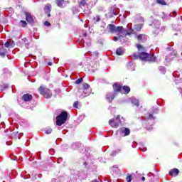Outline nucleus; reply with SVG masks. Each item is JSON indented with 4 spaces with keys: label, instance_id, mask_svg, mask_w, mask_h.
Listing matches in <instances>:
<instances>
[{
    "label": "nucleus",
    "instance_id": "ea45409f",
    "mask_svg": "<svg viewBox=\"0 0 182 182\" xmlns=\"http://www.w3.org/2000/svg\"><path fill=\"white\" fill-rule=\"evenodd\" d=\"M120 38H122V36H119L118 38L116 37V36H114V42H117V41H119V39H120Z\"/></svg>",
    "mask_w": 182,
    "mask_h": 182
},
{
    "label": "nucleus",
    "instance_id": "bb28decb",
    "mask_svg": "<svg viewBox=\"0 0 182 182\" xmlns=\"http://www.w3.org/2000/svg\"><path fill=\"white\" fill-rule=\"evenodd\" d=\"M83 94H84V97H86L87 96H89V95H90V92L87 91V89H84Z\"/></svg>",
    "mask_w": 182,
    "mask_h": 182
},
{
    "label": "nucleus",
    "instance_id": "dca6fc26",
    "mask_svg": "<svg viewBox=\"0 0 182 182\" xmlns=\"http://www.w3.org/2000/svg\"><path fill=\"white\" fill-rule=\"evenodd\" d=\"M107 29H109V32H112L113 33L116 31V26L113 24H109L107 26Z\"/></svg>",
    "mask_w": 182,
    "mask_h": 182
},
{
    "label": "nucleus",
    "instance_id": "cd10ccee",
    "mask_svg": "<svg viewBox=\"0 0 182 182\" xmlns=\"http://www.w3.org/2000/svg\"><path fill=\"white\" fill-rule=\"evenodd\" d=\"M20 25H21V26H22L23 28H25L26 26V25H28V23H26V21H23V20H21V21H20Z\"/></svg>",
    "mask_w": 182,
    "mask_h": 182
},
{
    "label": "nucleus",
    "instance_id": "4c0bfd02",
    "mask_svg": "<svg viewBox=\"0 0 182 182\" xmlns=\"http://www.w3.org/2000/svg\"><path fill=\"white\" fill-rule=\"evenodd\" d=\"M77 105H79V102L76 101V102L73 104V107H75V109H77Z\"/></svg>",
    "mask_w": 182,
    "mask_h": 182
},
{
    "label": "nucleus",
    "instance_id": "09e8293b",
    "mask_svg": "<svg viewBox=\"0 0 182 182\" xmlns=\"http://www.w3.org/2000/svg\"><path fill=\"white\" fill-rule=\"evenodd\" d=\"M141 180H142V181H144L146 180V178H145L144 176H143V177L141 178Z\"/></svg>",
    "mask_w": 182,
    "mask_h": 182
},
{
    "label": "nucleus",
    "instance_id": "20e7f679",
    "mask_svg": "<svg viewBox=\"0 0 182 182\" xmlns=\"http://www.w3.org/2000/svg\"><path fill=\"white\" fill-rule=\"evenodd\" d=\"M119 134L122 137H126V136H129V134H130V129L126 127H122L119 129Z\"/></svg>",
    "mask_w": 182,
    "mask_h": 182
},
{
    "label": "nucleus",
    "instance_id": "f3484780",
    "mask_svg": "<svg viewBox=\"0 0 182 182\" xmlns=\"http://www.w3.org/2000/svg\"><path fill=\"white\" fill-rule=\"evenodd\" d=\"M123 90H124V93H125V95H127L128 93L130 92V87L124 85V86L122 87L121 92H123Z\"/></svg>",
    "mask_w": 182,
    "mask_h": 182
},
{
    "label": "nucleus",
    "instance_id": "b1692460",
    "mask_svg": "<svg viewBox=\"0 0 182 182\" xmlns=\"http://www.w3.org/2000/svg\"><path fill=\"white\" fill-rule=\"evenodd\" d=\"M100 16H96L95 17H93L92 21L94 23H96V22H100Z\"/></svg>",
    "mask_w": 182,
    "mask_h": 182
},
{
    "label": "nucleus",
    "instance_id": "1a4fd4ad",
    "mask_svg": "<svg viewBox=\"0 0 182 182\" xmlns=\"http://www.w3.org/2000/svg\"><path fill=\"white\" fill-rule=\"evenodd\" d=\"M137 40L139 42H146V41H147V36L144 34H139L137 36Z\"/></svg>",
    "mask_w": 182,
    "mask_h": 182
},
{
    "label": "nucleus",
    "instance_id": "49530a36",
    "mask_svg": "<svg viewBox=\"0 0 182 182\" xmlns=\"http://www.w3.org/2000/svg\"><path fill=\"white\" fill-rule=\"evenodd\" d=\"M48 66H52V62H48Z\"/></svg>",
    "mask_w": 182,
    "mask_h": 182
},
{
    "label": "nucleus",
    "instance_id": "6ab92c4d",
    "mask_svg": "<svg viewBox=\"0 0 182 182\" xmlns=\"http://www.w3.org/2000/svg\"><path fill=\"white\" fill-rule=\"evenodd\" d=\"M63 4H65V0H56V5L59 6V8H63Z\"/></svg>",
    "mask_w": 182,
    "mask_h": 182
},
{
    "label": "nucleus",
    "instance_id": "72a5a7b5",
    "mask_svg": "<svg viewBox=\"0 0 182 182\" xmlns=\"http://www.w3.org/2000/svg\"><path fill=\"white\" fill-rule=\"evenodd\" d=\"M6 55V52L5 51L0 52V56H2V58H5Z\"/></svg>",
    "mask_w": 182,
    "mask_h": 182
},
{
    "label": "nucleus",
    "instance_id": "7c9ffc66",
    "mask_svg": "<svg viewBox=\"0 0 182 182\" xmlns=\"http://www.w3.org/2000/svg\"><path fill=\"white\" fill-rule=\"evenodd\" d=\"M82 82H83V79L79 78L75 81V85H80V83H82Z\"/></svg>",
    "mask_w": 182,
    "mask_h": 182
},
{
    "label": "nucleus",
    "instance_id": "7ed1b4c3",
    "mask_svg": "<svg viewBox=\"0 0 182 182\" xmlns=\"http://www.w3.org/2000/svg\"><path fill=\"white\" fill-rule=\"evenodd\" d=\"M109 124L112 127L117 128L120 124H122V121H120V116H117L116 118L111 119L109 121Z\"/></svg>",
    "mask_w": 182,
    "mask_h": 182
},
{
    "label": "nucleus",
    "instance_id": "79ce46f5",
    "mask_svg": "<svg viewBox=\"0 0 182 182\" xmlns=\"http://www.w3.org/2000/svg\"><path fill=\"white\" fill-rule=\"evenodd\" d=\"M136 48H137V49H139L140 50V49L143 48V46L141 45H140V44H137L136 45Z\"/></svg>",
    "mask_w": 182,
    "mask_h": 182
},
{
    "label": "nucleus",
    "instance_id": "423d86ee",
    "mask_svg": "<svg viewBox=\"0 0 182 182\" xmlns=\"http://www.w3.org/2000/svg\"><path fill=\"white\" fill-rule=\"evenodd\" d=\"M50 11H52V5L47 4L44 8V11L48 18L50 16Z\"/></svg>",
    "mask_w": 182,
    "mask_h": 182
},
{
    "label": "nucleus",
    "instance_id": "c03bdc74",
    "mask_svg": "<svg viewBox=\"0 0 182 182\" xmlns=\"http://www.w3.org/2000/svg\"><path fill=\"white\" fill-rule=\"evenodd\" d=\"M139 149L141 151H146L147 150V148H141V147H139Z\"/></svg>",
    "mask_w": 182,
    "mask_h": 182
},
{
    "label": "nucleus",
    "instance_id": "393cba45",
    "mask_svg": "<svg viewBox=\"0 0 182 182\" xmlns=\"http://www.w3.org/2000/svg\"><path fill=\"white\" fill-rule=\"evenodd\" d=\"M9 86V85L8 84H4L3 85H1L0 90H1V92L4 91L5 89H8Z\"/></svg>",
    "mask_w": 182,
    "mask_h": 182
},
{
    "label": "nucleus",
    "instance_id": "a211bd4d",
    "mask_svg": "<svg viewBox=\"0 0 182 182\" xmlns=\"http://www.w3.org/2000/svg\"><path fill=\"white\" fill-rule=\"evenodd\" d=\"M131 102L134 106H136V107H139V106L140 105V104L139 103V100H136V98H132Z\"/></svg>",
    "mask_w": 182,
    "mask_h": 182
},
{
    "label": "nucleus",
    "instance_id": "a19ab883",
    "mask_svg": "<svg viewBox=\"0 0 182 182\" xmlns=\"http://www.w3.org/2000/svg\"><path fill=\"white\" fill-rule=\"evenodd\" d=\"M45 26H50V23L49 21H46L44 23Z\"/></svg>",
    "mask_w": 182,
    "mask_h": 182
},
{
    "label": "nucleus",
    "instance_id": "4468645a",
    "mask_svg": "<svg viewBox=\"0 0 182 182\" xmlns=\"http://www.w3.org/2000/svg\"><path fill=\"white\" fill-rule=\"evenodd\" d=\"M115 33H124V32H126V30L124 29V28H123V26H118V27H115Z\"/></svg>",
    "mask_w": 182,
    "mask_h": 182
},
{
    "label": "nucleus",
    "instance_id": "f257e3e1",
    "mask_svg": "<svg viewBox=\"0 0 182 182\" xmlns=\"http://www.w3.org/2000/svg\"><path fill=\"white\" fill-rule=\"evenodd\" d=\"M66 120H68V112L66 111H63L56 117L57 126H62V124H65L66 123Z\"/></svg>",
    "mask_w": 182,
    "mask_h": 182
},
{
    "label": "nucleus",
    "instance_id": "9d476101",
    "mask_svg": "<svg viewBox=\"0 0 182 182\" xmlns=\"http://www.w3.org/2000/svg\"><path fill=\"white\" fill-rule=\"evenodd\" d=\"M178 173H180V171H179L178 169H177V168L171 169V170L169 171V174H170V176H171L172 177H176V176H178Z\"/></svg>",
    "mask_w": 182,
    "mask_h": 182
},
{
    "label": "nucleus",
    "instance_id": "603ef678",
    "mask_svg": "<svg viewBox=\"0 0 182 182\" xmlns=\"http://www.w3.org/2000/svg\"><path fill=\"white\" fill-rule=\"evenodd\" d=\"M177 55V53L173 52V55L176 56Z\"/></svg>",
    "mask_w": 182,
    "mask_h": 182
},
{
    "label": "nucleus",
    "instance_id": "a18cd8bd",
    "mask_svg": "<svg viewBox=\"0 0 182 182\" xmlns=\"http://www.w3.org/2000/svg\"><path fill=\"white\" fill-rule=\"evenodd\" d=\"M14 46H15V43L14 41L12 43H10V47Z\"/></svg>",
    "mask_w": 182,
    "mask_h": 182
},
{
    "label": "nucleus",
    "instance_id": "f704fd0d",
    "mask_svg": "<svg viewBox=\"0 0 182 182\" xmlns=\"http://www.w3.org/2000/svg\"><path fill=\"white\" fill-rule=\"evenodd\" d=\"M127 182H132V175L127 176Z\"/></svg>",
    "mask_w": 182,
    "mask_h": 182
},
{
    "label": "nucleus",
    "instance_id": "c9c22d12",
    "mask_svg": "<svg viewBox=\"0 0 182 182\" xmlns=\"http://www.w3.org/2000/svg\"><path fill=\"white\" fill-rule=\"evenodd\" d=\"M80 5H82V6H85L86 5V0H82L80 3Z\"/></svg>",
    "mask_w": 182,
    "mask_h": 182
},
{
    "label": "nucleus",
    "instance_id": "e433bc0d",
    "mask_svg": "<svg viewBox=\"0 0 182 182\" xmlns=\"http://www.w3.org/2000/svg\"><path fill=\"white\" fill-rule=\"evenodd\" d=\"M90 87V86L89 85V84H86V83L83 84L84 89H87H87H89Z\"/></svg>",
    "mask_w": 182,
    "mask_h": 182
},
{
    "label": "nucleus",
    "instance_id": "37998d69",
    "mask_svg": "<svg viewBox=\"0 0 182 182\" xmlns=\"http://www.w3.org/2000/svg\"><path fill=\"white\" fill-rule=\"evenodd\" d=\"M149 119L150 120H151V119H154L155 117L153 116V114H150L149 116Z\"/></svg>",
    "mask_w": 182,
    "mask_h": 182
},
{
    "label": "nucleus",
    "instance_id": "3c124183",
    "mask_svg": "<svg viewBox=\"0 0 182 182\" xmlns=\"http://www.w3.org/2000/svg\"><path fill=\"white\" fill-rule=\"evenodd\" d=\"M95 56H97V55H99V53H97V51L95 52Z\"/></svg>",
    "mask_w": 182,
    "mask_h": 182
},
{
    "label": "nucleus",
    "instance_id": "ddd939ff",
    "mask_svg": "<svg viewBox=\"0 0 182 182\" xmlns=\"http://www.w3.org/2000/svg\"><path fill=\"white\" fill-rule=\"evenodd\" d=\"M38 91L41 93V95H45V93H46L47 92H50L49 88H46V87H43L42 86H41L38 88Z\"/></svg>",
    "mask_w": 182,
    "mask_h": 182
},
{
    "label": "nucleus",
    "instance_id": "5701e85b",
    "mask_svg": "<svg viewBox=\"0 0 182 182\" xmlns=\"http://www.w3.org/2000/svg\"><path fill=\"white\" fill-rule=\"evenodd\" d=\"M46 99H50L52 97V93H49V91L43 95Z\"/></svg>",
    "mask_w": 182,
    "mask_h": 182
},
{
    "label": "nucleus",
    "instance_id": "9b49d317",
    "mask_svg": "<svg viewBox=\"0 0 182 182\" xmlns=\"http://www.w3.org/2000/svg\"><path fill=\"white\" fill-rule=\"evenodd\" d=\"M32 95H29V94H25L23 95V100L24 102H31V100H32Z\"/></svg>",
    "mask_w": 182,
    "mask_h": 182
},
{
    "label": "nucleus",
    "instance_id": "2f4dec72",
    "mask_svg": "<svg viewBox=\"0 0 182 182\" xmlns=\"http://www.w3.org/2000/svg\"><path fill=\"white\" fill-rule=\"evenodd\" d=\"M156 2L160 4V5H166V1H164V0H156Z\"/></svg>",
    "mask_w": 182,
    "mask_h": 182
},
{
    "label": "nucleus",
    "instance_id": "0eeeda50",
    "mask_svg": "<svg viewBox=\"0 0 182 182\" xmlns=\"http://www.w3.org/2000/svg\"><path fill=\"white\" fill-rule=\"evenodd\" d=\"M114 96H116V92H108V93H107L106 99L110 103V102H112L113 99H114Z\"/></svg>",
    "mask_w": 182,
    "mask_h": 182
},
{
    "label": "nucleus",
    "instance_id": "473e14b6",
    "mask_svg": "<svg viewBox=\"0 0 182 182\" xmlns=\"http://www.w3.org/2000/svg\"><path fill=\"white\" fill-rule=\"evenodd\" d=\"M4 46L5 48H11V42L7 41L6 43H5Z\"/></svg>",
    "mask_w": 182,
    "mask_h": 182
},
{
    "label": "nucleus",
    "instance_id": "864d4df0",
    "mask_svg": "<svg viewBox=\"0 0 182 182\" xmlns=\"http://www.w3.org/2000/svg\"><path fill=\"white\" fill-rule=\"evenodd\" d=\"M92 182H99V181H92Z\"/></svg>",
    "mask_w": 182,
    "mask_h": 182
},
{
    "label": "nucleus",
    "instance_id": "39448f33",
    "mask_svg": "<svg viewBox=\"0 0 182 182\" xmlns=\"http://www.w3.org/2000/svg\"><path fill=\"white\" fill-rule=\"evenodd\" d=\"M119 9H111L110 11L108 13L109 18H113L116 15H119Z\"/></svg>",
    "mask_w": 182,
    "mask_h": 182
},
{
    "label": "nucleus",
    "instance_id": "aec40b11",
    "mask_svg": "<svg viewBox=\"0 0 182 182\" xmlns=\"http://www.w3.org/2000/svg\"><path fill=\"white\" fill-rule=\"evenodd\" d=\"M142 28H143L142 24L134 25V29H135V31H137L138 32H140V31H141Z\"/></svg>",
    "mask_w": 182,
    "mask_h": 182
},
{
    "label": "nucleus",
    "instance_id": "de8ad7c7",
    "mask_svg": "<svg viewBox=\"0 0 182 182\" xmlns=\"http://www.w3.org/2000/svg\"><path fill=\"white\" fill-rule=\"evenodd\" d=\"M83 36H85L86 38V36H87V33H83Z\"/></svg>",
    "mask_w": 182,
    "mask_h": 182
},
{
    "label": "nucleus",
    "instance_id": "c85d7f7f",
    "mask_svg": "<svg viewBox=\"0 0 182 182\" xmlns=\"http://www.w3.org/2000/svg\"><path fill=\"white\" fill-rule=\"evenodd\" d=\"M45 133H46V134H50V133H52L51 128H50V127L46 128Z\"/></svg>",
    "mask_w": 182,
    "mask_h": 182
},
{
    "label": "nucleus",
    "instance_id": "2eb2a0df",
    "mask_svg": "<svg viewBox=\"0 0 182 182\" xmlns=\"http://www.w3.org/2000/svg\"><path fill=\"white\" fill-rule=\"evenodd\" d=\"M116 54L118 55V56H122V55L124 54V50L123 48H118L116 50Z\"/></svg>",
    "mask_w": 182,
    "mask_h": 182
},
{
    "label": "nucleus",
    "instance_id": "8fccbe9b",
    "mask_svg": "<svg viewBox=\"0 0 182 182\" xmlns=\"http://www.w3.org/2000/svg\"><path fill=\"white\" fill-rule=\"evenodd\" d=\"M172 15H173L174 16H176V15H177V13H176V12H173V13H172Z\"/></svg>",
    "mask_w": 182,
    "mask_h": 182
},
{
    "label": "nucleus",
    "instance_id": "f8f14e48",
    "mask_svg": "<svg viewBox=\"0 0 182 182\" xmlns=\"http://www.w3.org/2000/svg\"><path fill=\"white\" fill-rule=\"evenodd\" d=\"M113 89L114 93H116V92H122V86L117 83L113 85Z\"/></svg>",
    "mask_w": 182,
    "mask_h": 182
},
{
    "label": "nucleus",
    "instance_id": "a878e982",
    "mask_svg": "<svg viewBox=\"0 0 182 182\" xmlns=\"http://www.w3.org/2000/svg\"><path fill=\"white\" fill-rule=\"evenodd\" d=\"M139 58H140V53H135L132 55L133 59H139Z\"/></svg>",
    "mask_w": 182,
    "mask_h": 182
},
{
    "label": "nucleus",
    "instance_id": "f03ea898",
    "mask_svg": "<svg viewBox=\"0 0 182 182\" xmlns=\"http://www.w3.org/2000/svg\"><path fill=\"white\" fill-rule=\"evenodd\" d=\"M139 59L144 60V62H156V56L154 55H150L146 52L139 53Z\"/></svg>",
    "mask_w": 182,
    "mask_h": 182
},
{
    "label": "nucleus",
    "instance_id": "412c9836",
    "mask_svg": "<svg viewBox=\"0 0 182 182\" xmlns=\"http://www.w3.org/2000/svg\"><path fill=\"white\" fill-rule=\"evenodd\" d=\"M153 23H154V26H155L156 29H160L161 23L158 20H155Z\"/></svg>",
    "mask_w": 182,
    "mask_h": 182
},
{
    "label": "nucleus",
    "instance_id": "6e6552de",
    "mask_svg": "<svg viewBox=\"0 0 182 182\" xmlns=\"http://www.w3.org/2000/svg\"><path fill=\"white\" fill-rule=\"evenodd\" d=\"M26 15V19L28 23H33V17L31 15L30 13L26 12L25 14Z\"/></svg>",
    "mask_w": 182,
    "mask_h": 182
},
{
    "label": "nucleus",
    "instance_id": "58836bf2",
    "mask_svg": "<svg viewBox=\"0 0 182 182\" xmlns=\"http://www.w3.org/2000/svg\"><path fill=\"white\" fill-rule=\"evenodd\" d=\"M117 154V151H112V153L110 154V156H114Z\"/></svg>",
    "mask_w": 182,
    "mask_h": 182
},
{
    "label": "nucleus",
    "instance_id": "4be33fe9",
    "mask_svg": "<svg viewBox=\"0 0 182 182\" xmlns=\"http://www.w3.org/2000/svg\"><path fill=\"white\" fill-rule=\"evenodd\" d=\"M22 41L24 43V46L27 48H29V41H28V38H24L22 39Z\"/></svg>",
    "mask_w": 182,
    "mask_h": 182
},
{
    "label": "nucleus",
    "instance_id": "c756f323",
    "mask_svg": "<svg viewBox=\"0 0 182 182\" xmlns=\"http://www.w3.org/2000/svg\"><path fill=\"white\" fill-rule=\"evenodd\" d=\"M159 70L161 72V73H166V68L163 66L159 68Z\"/></svg>",
    "mask_w": 182,
    "mask_h": 182
}]
</instances>
